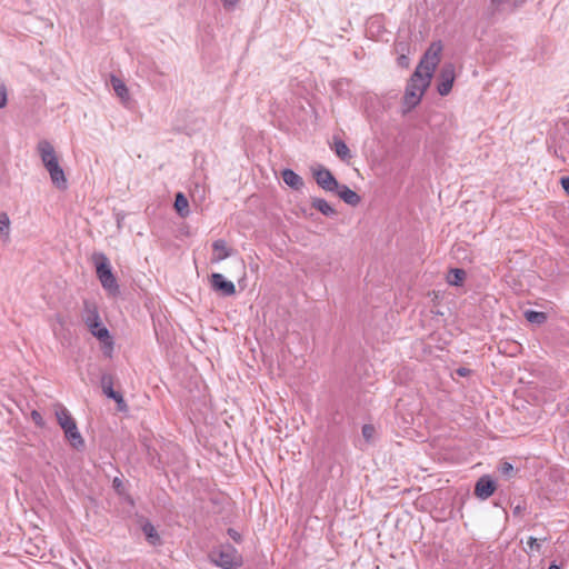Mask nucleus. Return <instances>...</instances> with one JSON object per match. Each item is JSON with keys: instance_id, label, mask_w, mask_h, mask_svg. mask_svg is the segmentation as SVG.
I'll use <instances>...</instances> for the list:
<instances>
[{"instance_id": "f257e3e1", "label": "nucleus", "mask_w": 569, "mask_h": 569, "mask_svg": "<svg viewBox=\"0 0 569 569\" xmlns=\"http://www.w3.org/2000/svg\"><path fill=\"white\" fill-rule=\"evenodd\" d=\"M442 46L440 42H433L425 52L418 67L412 73L403 96L405 104L411 109L416 107L430 86L433 72L440 62Z\"/></svg>"}, {"instance_id": "f03ea898", "label": "nucleus", "mask_w": 569, "mask_h": 569, "mask_svg": "<svg viewBox=\"0 0 569 569\" xmlns=\"http://www.w3.org/2000/svg\"><path fill=\"white\" fill-rule=\"evenodd\" d=\"M81 318L90 333L99 339L103 345L104 353L110 355L113 348V340L109 330L101 323L98 308L94 302L89 300L83 301Z\"/></svg>"}, {"instance_id": "7ed1b4c3", "label": "nucleus", "mask_w": 569, "mask_h": 569, "mask_svg": "<svg viewBox=\"0 0 569 569\" xmlns=\"http://www.w3.org/2000/svg\"><path fill=\"white\" fill-rule=\"evenodd\" d=\"M41 161L50 174L51 182L60 190H66L68 181L61 168L53 146L48 140L39 141L37 146Z\"/></svg>"}, {"instance_id": "20e7f679", "label": "nucleus", "mask_w": 569, "mask_h": 569, "mask_svg": "<svg viewBox=\"0 0 569 569\" xmlns=\"http://www.w3.org/2000/svg\"><path fill=\"white\" fill-rule=\"evenodd\" d=\"M54 413L57 421L61 429L64 431V436L70 445L77 449L83 447L84 440L79 432L77 423L71 417L69 410L62 405H57Z\"/></svg>"}, {"instance_id": "39448f33", "label": "nucleus", "mask_w": 569, "mask_h": 569, "mask_svg": "<svg viewBox=\"0 0 569 569\" xmlns=\"http://www.w3.org/2000/svg\"><path fill=\"white\" fill-rule=\"evenodd\" d=\"M212 562L223 569H236L242 565V557L230 543L221 545L210 552Z\"/></svg>"}, {"instance_id": "423d86ee", "label": "nucleus", "mask_w": 569, "mask_h": 569, "mask_svg": "<svg viewBox=\"0 0 569 569\" xmlns=\"http://www.w3.org/2000/svg\"><path fill=\"white\" fill-rule=\"evenodd\" d=\"M93 261L96 264L97 276L103 289L111 295L119 293V286L116 277L113 276L110 267L109 259L104 253H94Z\"/></svg>"}, {"instance_id": "0eeeda50", "label": "nucleus", "mask_w": 569, "mask_h": 569, "mask_svg": "<svg viewBox=\"0 0 569 569\" xmlns=\"http://www.w3.org/2000/svg\"><path fill=\"white\" fill-rule=\"evenodd\" d=\"M455 77V66L452 63H445L438 76L437 91L440 96L449 94L453 86Z\"/></svg>"}, {"instance_id": "6e6552de", "label": "nucleus", "mask_w": 569, "mask_h": 569, "mask_svg": "<svg viewBox=\"0 0 569 569\" xmlns=\"http://www.w3.org/2000/svg\"><path fill=\"white\" fill-rule=\"evenodd\" d=\"M313 177L316 179L317 184L326 191L333 192L339 188V182L330 172V170L319 167L313 170Z\"/></svg>"}, {"instance_id": "1a4fd4ad", "label": "nucleus", "mask_w": 569, "mask_h": 569, "mask_svg": "<svg viewBox=\"0 0 569 569\" xmlns=\"http://www.w3.org/2000/svg\"><path fill=\"white\" fill-rule=\"evenodd\" d=\"M496 488L495 480L490 476L485 475L477 480L473 492L477 498L486 500L493 495Z\"/></svg>"}, {"instance_id": "9d476101", "label": "nucleus", "mask_w": 569, "mask_h": 569, "mask_svg": "<svg viewBox=\"0 0 569 569\" xmlns=\"http://www.w3.org/2000/svg\"><path fill=\"white\" fill-rule=\"evenodd\" d=\"M210 284L214 291L220 292L224 297H230L236 293L233 282L227 280L221 273H212L210 276Z\"/></svg>"}, {"instance_id": "9b49d317", "label": "nucleus", "mask_w": 569, "mask_h": 569, "mask_svg": "<svg viewBox=\"0 0 569 569\" xmlns=\"http://www.w3.org/2000/svg\"><path fill=\"white\" fill-rule=\"evenodd\" d=\"M213 256L211 258L212 262H219L232 254V250L227 246V242L223 239H218L212 243Z\"/></svg>"}, {"instance_id": "f8f14e48", "label": "nucleus", "mask_w": 569, "mask_h": 569, "mask_svg": "<svg viewBox=\"0 0 569 569\" xmlns=\"http://www.w3.org/2000/svg\"><path fill=\"white\" fill-rule=\"evenodd\" d=\"M335 192H337L339 198L342 199L347 204H350L352 207L358 206L361 201L360 196L346 184L339 183V188L336 189Z\"/></svg>"}, {"instance_id": "ddd939ff", "label": "nucleus", "mask_w": 569, "mask_h": 569, "mask_svg": "<svg viewBox=\"0 0 569 569\" xmlns=\"http://www.w3.org/2000/svg\"><path fill=\"white\" fill-rule=\"evenodd\" d=\"M282 180L293 190H301L305 186L303 179L291 169H283L281 172Z\"/></svg>"}, {"instance_id": "4468645a", "label": "nucleus", "mask_w": 569, "mask_h": 569, "mask_svg": "<svg viewBox=\"0 0 569 569\" xmlns=\"http://www.w3.org/2000/svg\"><path fill=\"white\" fill-rule=\"evenodd\" d=\"M141 530L143 532V535L146 536L147 541L151 546H159V545H161V538H160L157 529L154 528V526L150 521L146 520L141 525Z\"/></svg>"}, {"instance_id": "2eb2a0df", "label": "nucleus", "mask_w": 569, "mask_h": 569, "mask_svg": "<svg viewBox=\"0 0 569 569\" xmlns=\"http://www.w3.org/2000/svg\"><path fill=\"white\" fill-rule=\"evenodd\" d=\"M311 207L326 217H333L337 214L336 209L322 198H311Z\"/></svg>"}, {"instance_id": "dca6fc26", "label": "nucleus", "mask_w": 569, "mask_h": 569, "mask_svg": "<svg viewBox=\"0 0 569 569\" xmlns=\"http://www.w3.org/2000/svg\"><path fill=\"white\" fill-rule=\"evenodd\" d=\"M110 83L116 92V94L121 99L122 102L129 101V90L126 83L116 76H111Z\"/></svg>"}, {"instance_id": "f3484780", "label": "nucleus", "mask_w": 569, "mask_h": 569, "mask_svg": "<svg viewBox=\"0 0 569 569\" xmlns=\"http://www.w3.org/2000/svg\"><path fill=\"white\" fill-rule=\"evenodd\" d=\"M333 150L342 161H348L351 158V152L348 146L340 139L333 138Z\"/></svg>"}, {"instance_id": "a211bd4d", "label": "nucleus", "mask_w": 569, "mask_h": 569, "mask_svg": "<svg viewBox=\"0 0 569 569\" xmlns=\"http://www.w3.org/2000/svg\"><path fill=\"white\" fill-rule=\"evenodd\" d=\"M174 209L177 210L178 214L182 218L189 214V202L182 192H178L176 194Z\"/></svg>"}, {"instance_id": "6ab92c4d", "label": "nucleus", "mask_w": 569, "mask_h": 569, "mask_svg": "<svg viewBox=\"0 0 569 569\" xmlns=\"http://www.w3.org/2000/svg\"><path fill=\"white\" fill-rule=\"evenodd\" d=\"M466 278V271L462 269H451L447 277V281L451 286H460L462 284Z\"/></svg>"}, {"instance_id": "aec40b11", "label": "nucleus", "mask_w": 569, "mask_h": 569, "mask_svg": "<svg viewBox=\"0 0 569 569\" xmlns=\"http://www.w3.org/2000/svg\"><path fill=\"white\" fill-rule=\"evenodd\" d=\"M525 318L530 323L542 325L547 320V315L540 311L527 310L525 311Z\"/></svg>"}, {"instance_id": "412c9836", "label": "nucleus", "mask_w": 569, "mask_h": 569, "mask_svg": "<svg viewBox=\"0 0 569 569\" xmlns=\"http://www.w3.org/2000/svg\"><path fill=\"white\" fill-rule=\"evenodd\" d=\"M542 541H547V538L545 537L542 539H537L535 537H529L527 540L528 548L525 549L526 553L528 556H532L535 551L539 552Z\"/></svg>"}, {"instance_id": "4be33fe9", "label": "nucleus", "mask_w": 569, "mask_h": 569, "mask_svg": "<svg viewBox=\"0 0 569 569\" xmlns=\"http://www.w3.org/2000/svg\"><path fill=\"white\" fill-rule=\"evenodd\" d=\"M362 438L367 443H372L376 439V428L373 425L367 423L361 429Z\"/></svg>"}, {"instance_id": "5701e85b", "label": "nucleus", "mask_w": 569, "mask_h": 569, "mask_svg": "<svg viewBox=\"0 0 569 569\" xmlns=\"http://www.w3.org/2000/svg\"><path fill=\"white\" fill-rule=\"evenodd\" d=\"M10 230V219L6 212L0 213V234L8 237Z\"/></svg>"}, {"instance_id": "b1692460", "label": "nucleus", "mask_w": 569, "mask_h": 569, "mask_svg": "<svg viewBox=\"0 0 569 569\" xmlns=\"http://www.w3.org/2000/svg\"><path fill=\"white\" fill-rule=\"evenodd\" d=\"M506 0H490V4L488 7V14L493 17L496 13H499L503 10L502 4Z\"/></svg>"}, {"instance_id": "393cba45", "label": "nucleus", "mask_w": 569, "mask_h": 569, "mask_svg": "<svg viewBox=\"0 0 569 569\" xmlns=\"http://www.w3.org/2000/svg\"><path fill=\"white\" fill-rule=\"evenodd\" d=\"M106 395L109 398H111L112 400H114L119 411H123V412L127 411L128 408H127V405L123 399V393H106Z\"/></svg>"}, {"instance_id": "a878e982", "label": "nucleus", "mask_w": 569, "mask_h": 569, "mask_svg": "<svg viewBox=\"0 0 569 569\" xmlns=\"http://www.w3.org/2000/svg\"><path fill=\"white\" fill-rule=\"evenodd\" d=\"M102 391H114L112 386V379L110 376H103L101 378Z\"/></svg>"}, {"instance_id": "bb28decb", "label": "nucleus", "mask_w": 569, "mask_h": 569, "mask_svg": "<svg viewBox=\"0 0 569 569\" xmlns=\"http://www.w3.org/2000/svg\"><path fill=\"white\" fill-rule=\"evenodd\" d=\"M499 471L503 476H510L513 472V466L510 462L503 461L499 466Z\"/></svg>"}, {"instance_id": "cd10ccee", "label": "nucleus", "mask_w": 569, "mask_h": 569, "mask_svg": "<svg viewBox=\"0 0 569 569\" xmlns=\"http://www.w3.org/2000/svg\"><path fill=\"white\" fill-rule=\"evenodd\" d=\"M397 62L398 66L401 68H408L410 64V60L407 53H400L399 57L397 58Z\"/></svg>"}, {"instance_id": "c85d7f7f", "label": "nucleus", "mask_w": 569, "mask_h": 569, "mask_svg": "<svg viewBox=\"0 0 569 569\" xmlns=\"http://www.w3.org/2000/svg\"><path fill=\"white\" fill-rule=\"evenodd\" d=\"M31 418H32V421L39 426V427H42L44 425V421H43V418L41 416V413L37 410H33L31 412Z\"/></svg>"}, {"instance_id": "c756f323", "label": "nucleus", "mask_w": 569, "mask_h": 569, "mask_svg": "<svg viewBox=\"0 0 569 569\" xmlns=\"http://www.w3.org/2000/svg\"><path fill=\"white\" fill-rule=\"evenodd\" d=\"M7 89L4 86L0 84V108H3L7 106Z\"/></svg>"}, {"instance_id": "7c9ffc66", "label": "nucleus", "mask_w": 569, "mask_h": 569, "mask_svg": "<svg viewBox=\"0 0 569 569\" xmlns=\"http://www.w3.org/2000/svg\"><path fill=\"white\" fill-rule=\"evenodd\" d=\"M455 373L459 377H469L472 375V370L466 367L458 368Z\"/></svg>"}, {"instance_id": "2f4dec72", "label": "nucleus", "mask_w": 569, "mask_h": 569, "mask_svg": "<svg viewBox=\"0 0 569 569\" xmlns=\"http://www.w3.org/2000/svg\"><path fill=\"white\" fill-rule=\"evenodd\" d=\"M396 51L400 54V53H408L409 52V47L406 42H398L396 44Z\"/></svg>"}, {"instance_id": "473e14b6", "label": "nucleus", "mask_w": 569, "mask_h": 569, "mask_svg": "<svg viewBox=\"0 0 569 569\" xmlns=\"http://www.w3.org/2000/svg\"><path fill=\"white\" fill-rule=\"evenodd\" d=\"M528 0H511V3H510V11L513 12L515 10H517L518 8L522 7Z\"/></svg>"}, {"instance_id": "72a5a7b5", "label": "nucleus", "mask_w": 569, "mask_h": 569, "mask_svg": "<svg viewBox=\"0 0 569 569\" xmlns=\"http://www.w3.org/2000/svg\"><path fill=\"white\" fill-rule=\"evenodd\" d=\"M228 535H229V536H230V537H231L236 542H240V540H241V535H240L237 530H234V529H232V528H229V529H228Z\"/></svg>"}, {"instance_id": "f704fd0d", "label": "nucleus", "mask_w": 569, "mask_h": 569, "mask_svg": "<svg viewBox=\"0 0 569 569\" xmlns=\"http://www.w3.org/2000/svg\"><path fill=\"white\" fill-rule=\"evenodd\" d=\"M560 183L566 193L569 194V177H562Z\"/></svg>"}, {"instance_id": "c9c22d12", "label": "nucleus", "mask_w": 569, "mask_h": 569, "mask_svg": "<svg viewBox=\"0 0 569 569\" xmlns=\"http://www.w3.org/2000/svg\"><path fill=\"white\" fill-rule=\"evenodd\" d=\"M221 1L226 9H231L239 2V0H221Z\"/></svg>"}, {"instance_id": "e433bc0d", "label": "nucleus", "mask_w": 569, "mask_h": 569, "mask_svg": "<svg viewBox=\"0 0 569 569\" xmlns=\"http://www.w3.org/2000/svg\"><path fill=\"white\" fill-rule=\"evenodd\" d=\"M548 569H561L560 566L556 565V563H551Z\"/></svg>"}, {"instance_id": "4c0bfd02", "label": "nucleus", "mask_w": 569, "mask_h": 569, "mask_svg": "<svg viewBox=\"0 0 569 569\" xmlns=\"http://www.w3.org/2000/svg\"><path fill=\"white\" fill-rule=\"evenodd\" d=\"M520 511H521L520 506H517V507L515 508V510H513V513H516V515H517V513H519Z\"/></svg>"}, {"instance_id": "58836bf2", "label": "nucleus", "mask_w": 569, "mask_h": 569, "mask_svg": "<svg viewBox=\"0 0 569 569\" xmlns=\"http://www.w3.org/2000/svg\"><path fill=\"white\" fill-rule=\"evenodd\" d=\"M113 485H114V486H120V481H119V479H118V478H116V479L113 480Z\"/></svg>"}]
</instances>
